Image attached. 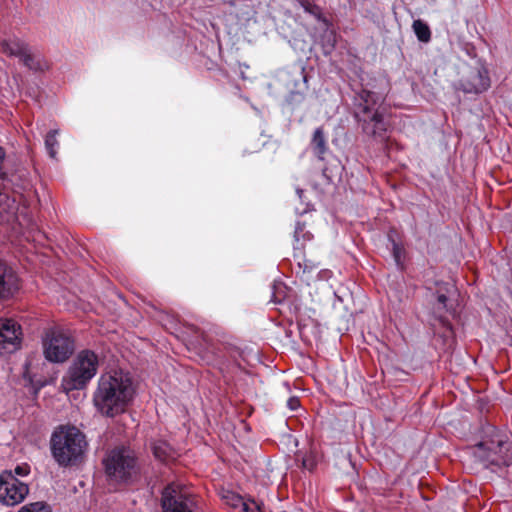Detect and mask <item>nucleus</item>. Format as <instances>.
I'll return each mask as SVG.
<instances>
[{
  "label": "nucleus",
  "mask_w": 512,
  "mask_h": 512,
  "mask_svg": "<svg viewBox=\"0 0 512 512\" xmlns=\"http://www.w3.org/2000/svg\"><path fill=\"white\" fill-rule=\"evenodd\" d=\"M29 493L26 483L19 480L12 470L0 474V502L6 506H15L24 501Z\"/></svg>",
  "instance_id": "9d476101"
},
{
  "label": "nucleus",
  "mask_w": 512,
  "mask_h": 512,
  "mask_svg": "<svg viewBox=\"0 0 512 512\" xmlns=\"http://www.w3.org/2000/svg\"><path fill=\"white\" fill-rule=\"evenodd\" d=\"M296 192H297V194H298L299 199H302L303 190H301V189H297V190H296Z\"/></svg>",
  "instance_id": "c85d7f7f"
},
{
  "label": "nucleus",
  "mask_w": 512,
  "mask_h": 512,
  "mask_svg": "<svg viewBox=\"0 0 512 512\" xmlns=\"http://www.w3.org/2000/svg\"><path fill=\"white\" fill-rule=\"evenodd\" d=\"M134 395L135 388L129 374L113 371L100 376L93 402L101 414L113 417L126 410Z\"/></svg>",
  "instance_id": "f257e3e1"
},
{
  "label": "nucleus",
  "mask_w": 512,
  "mask_h": 512,
  "mask_svg": "<svg viewBox=\"0 0 512 512\" xmlns=\"http://www.w3.org/2000/svg\"><path fill=\"white\" fill-rule=\"evenodd\" d=\"M381 101V96L375 92L363 89L355 97L356 118L362 122L363 131L375 137H383L387 130V124L383 115L374 107Z\"/></svg>",
  "instance_id": "20e7f679"
},
{
  "label": "nucleus",
  "mask_w": 512,
  "mask_h": 512,
  "mask_svg": "<svg viewBox=\"0 0 512 512\" xmlns=\"http://www.w3.org/2000/svg\"><path fill=\"white\" fill-rule=\"evenodd\" d=\"M23 332L20 324L11 318H0V355H8L21 348Z\"/></svg>",
  "instance_id": "9b49d317"
},
{
  "label": "nucleus",
  "mask_w": 512,
  "mask_h": 512,
  "mask_svg": "<svg viewBox=\"0 0 512 512\" xmlns=\"http://www.w3.org/2000/svg\"><path fill=\"white\" fill-rule=\"evenodd\" d=\"M17 512H51L50 507L44 502H33L22 506Z\"/></svg>",
  "instance_id": "aec40b11"
},
{
  "label": "nucleus",
  "mask_w": 512,
  "mask_h": 512,
  "mask_svg": "<svg viewBox=\"0 0 512 512\" xmlns=\"http://www.w3.org/2000/svg\"><path fill=\"white\" fill-rule=\"evenodd\" d=\"M1 47L5 54L17 57L32 71L43 72L49 68L48 62L40 53L33 52L28 44L18 38L4 40Z\"/></svg>",
  "instance_id": "1a4fd4ad"
},
{
  "label": "nucleus",
  "mask_w": 512,
  "mask_h": 512,
  "mask_svg": "<svg viewBox=\"0 0 512 512\" xmlns=\"http://www.w3.org/2000/svg\"><path fill=\"white\" fill-rule=\"evenodd\" d=\"M309 210V208H305L301 211V213H306Z\"/></svg>",
  "instance_id": "c756f323"
},
{
  "label": "nucleus",
  "mask_w": 512,
  "mask_h": 512,
  "mask_svg": "<svg viewBox=\"0 0 512 512\" xmlns=\"http://www.w3.org/2000/svg\"><path fill=\"white\" fill-rule=\"evenodd\" d=\"M16 203L15 200L10 199L9 196L2 193L0 190V217L4 221H9L10 217L15 214Z\"/></svg>",
  "instance_id": "dca6fc26"
},
{
  "label": "nucleus",
  "mask_w": 512,
  "mask_h": 512,
  "mask_svg": "<svg viewBox=\"0 0 512 512\" xmlns=\"http://www.w3.org/2000/svg\"><path fill=\"white\" fill-rule=\"evenodd\" d=\"M12 473L15 475L16 478H17V476H20V477L27 476L30 473V466L28 464L18 465L15 467V469H14V471H12Z\"/></svg>",
  "instance_id": "4be33fe9"
},
{
  "label": "nucleus",
  "mask_w": 512,
  "mask_h": 512,
  "mask_svg": "<svg viewBox=\"0 0 512 512\" xmlns=\"http://www.w3.org/2000/svg\"><path fill=\"white\" fill-rule=\"evenodd\" d=\"M392 251H393V257L398 264L401 260L402 249L395 241H392Z\"/></svg>",
  "instance_id": "5701e85b"
},
{
  "label": "nucleus",
  "mask_w": 512,
  "mask_h": 512,
  "mask_svg": "<svg viewBox=\"0 0 512 512\" xmlns=\"http://www.w3.org/2000/svg\"><path fill=\"white\" fill-rule=\"evenodd\" d=\"M273 288H274V292L272 295V301L274 303H280L282 301V299L278 296L277 293H278V290L283 289V285L281 283L275 284Z\"/></svg>",
  "instance_id": "a878e982"
},
{
  "label": "nucleus",
  "mask_w": 512,
  "mask_h": 512,
  "mask_svg": "<svg viewBox=\"0 0 512 512\" xmlns=\"http://www.w3.org/2000/svg\"><path fill=\"white\" fill-rule=\"evenodd\" d=\"M294 239L297 244V246H295L296 249H300L302 247V244H300L301 239L304 241L310 239V233L305 231L304 224L297 222L294 231Z\"/></svg>",
  "instance_id": "412c9836"
},
{
  "label": "nucleus",
  "mask_w": 512,
  "mask_h": 512,
  "mask_svg": "<svg viewBox=\"0 0 512 512\" xmlns=\"http://www.w3.org/2000/svg\"><path fill=\"white\" fill-rule=\"evenodd\" d=\"M85 435L75 426H60L52 433L51 454L57 464L67 467L76 464L84 454Z\"/></svg>",
  "instance_id": "f03ea898"
},
{
  "label": "nucleus",
  "mask_w": 512,
  "mask_h": 512,
  "mask_svg": "<svg viewBox=\"0 0 512 512\" xmlns=\"http://www.w3.org/2000/svg\"><path fill=\"white\" fill-rule=\"evenodd\" d=\"M99 366L98 356L90 350L78 353L62 379L65 390L84 388L96 375Z\"/></svg>",
  "instance_id": "39448f33"
},
{
  "label": "nucleus",
  "mask_w": 512,
  "mask_h": 512,
  "mask_svg": "<svg viewBox=\"0 0 512 512\" xmlns=\"http://www.w3.org/2000/svg\"><path fill=\"white\" fill-rule=\"evenodd\" d=\"M311 148L314 155L318 159H324V155L326 154L328 148L326 138L321 127L317 128L313 133V137L311 140Z\"/></svg>",
  "instance_id": "4468645a"
},
{
  "label": "nucleus",
  "mask_w": 512,
  "mask_h": 512,
  "mask_svg": "<svg viewBox=\"0 0 512 512\" xmlns=\"http://www.w3.org/2000/svg\"><path fill=\"white\" fill-rule=\"evenodd\" d=\"M164 512H196L197 505L191 490L179 482L169 484L162 492Z\"/></svg>",
  "instance_id": "6e6552de"
},
{
  "label": "nucleus",
  "mask_w": 512,
  "mask_h": 512,
  "mask_svg": "<svg viewBox=\"0 0 512 512\" xmlns=\"http://www.w3.org/2000/svg\"><path fill=\"white\" fill-rule=\"evenodd\" d=\"M106 474L116 482H127L136 473L133 452L128 448L111 450L104 459Z\"/></svg>",
  "instance_id": "0eeeda50"
},
{
  "label": "nucleus",
  "mask_w": 512,
  "mask_h": 512,
  "mask_svg": "<svg viewBox=\"0 0 512 512\" xmlns=\"http://www.w3.org/2000/svg\"><path fill=\"white\" fill-rule=\"evenodd\" d=\"M42 349L47 361L63 363L74 352V342L63 329L52 327L42 336Z\"/></svg>",
  "instance_id": "423d86ee"
},
{
  "label": "nucleus",
  "mask_w": 512,
  "mask_h": 512,
  "mask_svg": "<svg viewBox=\"0 0 512 512\" xmlns=\"http://www.w3.org/2000/svg\"><path fill=\"white\" fill-rule=\"evenodd\" d=\"M19 288L18 277L14 270L0 262V297H9Z\"/></svg>",
  "instance_id": "ddd939ff"
},
{
  "label": "nucleus",
  "mask_w": 512,
  "mask_h": 512,
  "mask_svg": "<svg viewBox=\"0 0 512 512\" xmlns=\"http://www.w3.org/2000/svg\"><path fill=\"white\" fill-rule=\"evenodd\" d=\"M153 453L154 456L161 461H167L168 459L173 458V450L165 441L155 443L153 445Z\"/></svg>",
  "instance_id": "a211bd4d"
},
{
  "label": "nucleus",
  "mask_w": 512,
  "mask_h": 512,
  "mask_svg": "<svg viewBox=\"0 0 512 512\" xmlns=\"http://www.w3.org/2000/svg\"><path fill=\"white\" fill-rule=\"evenodd\" d=\"M287 407L292 411L297 410L300 407L299 399L297 397H290L287 400Z\"/></svg>",
  "instance_id": "b1692460"
},
{
  "label": "nucleus",
  "mask_w": 512,
  "mask_h": 512,
  "mask_svg": "<svg viewBox=\"0 0 512 512\" xmlns=\"http://www.w3.org/2000/svg\"><path fill=\"white\" fill-rule=\"evenodd\" d=\"M471 453L482 467L492 471L512 464V443L498 433L477 443Z\"/></svg>",
  "instance_id": "7ed1b4c3"
},
{
  "label": "nucleus",
  "mask_w": 512,
  "mask_h": 512,
  "mask_svg": "<svg viewBox=\"0 0 512 512\" xmlns=\"http://www.w3.org/2000/svg\"><path fill=\"white\" fill-rule=\"evenodd\" d=\"M59 134L58 129H53L49 131L45 137V148L47 150L48 155L52 159H56L59 142L57 140V135Z\"/></svg>",
  "instance_id": "f3484780"
},
{
  "label": "nucleus",
  "mask_w": 512,
  "mask_h": 512,
  "mask_svg": "<svg viewBox=\"0 0 512 512\" xmlns=\"http://www.w3.org/2000/svg\"><path fill=\"white\" fill-rule=\"evenodd\" d=\"M490 86L488 71L483 66L471 68L459 82V89L465 93H482Z\"/></svg>",
  "instance_id": "f8f14e48"
},
{
  "label": "nucleus",
  "mask_w": 512,
  "mask_h": 512,
  "mask_svg": "<svg viewBox=\"0 0 512 512\" xmlns=\"http://www.w3.org/2000/svg\"><path fill=\"white\" fill-rule=\"evenodd\" d=\"M412 27L419 41L425 43L430 41L431 31L426 23H424L422 20H415Z\"/></svg>",
  "instance_id": "6ab92c4d"
},
{
  "label": "nucleus",
  "mask_w": 512,
  "mask_h": 512,
  "mask_svg": "<svg viewBox=\"0 0 512 512\" xmlns=\"http://www.w3.org/2000/svg\"><path fill=\"white\" fill-rule=\"evenodd\" d=\"M302 464L305 469H308L310 471L314 468L315 465L314 460L311 457L304 458Z\"/></svg>",
  "instance_id": "bb28decb"
},
{
  "label": "nucleus",
  "mask_w": 512,
  "mask_h": 512,
  "mask_svg": "<svg viewBox=\"0 0 512 512\" xmlns=\"http://www.w3.org/2000/svg\"><path fill=\"white\" fill-rule=\"evenodd\" d=\"M438 304L442 306L443 309L446 308L447 297L444 294H439L437 297Z\"/></svg>",
  "instance_id": "cd10ccee"
},
{
  "label": "nucleus",
  "mask_w": 512,
  "mask_h": 512,
  "mask_svg": "<svg viewBox=\"0 0 512 512\" xmlns=\"http://www.w3.org/2000/svg\"><path fill=\"white\" fill-rule=\"evenodd\" d=\"M328 44L325 46V53H329L335 45V36L332 32L327 34Z\"/></svg>",
  "instance_id": "393cba45"
},
{
  "label": "nucleus",
  "mask_w": 512,
  "mask_h": 512,
  "mask_svg": "<svg viewBox=\"0 0 512 512\" xmlns=\"http://www.w3.org/2000/svg\"><path fill=\"white\" fill-rule=\"evenodd\" d=\"M229 504L234 508H239L242 512H262L261 505L253 499H243L238 495H231Z\"/></svg>",
  "instance_id": "2eb2a0df"
}]
</instances>
